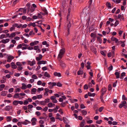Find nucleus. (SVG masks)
I'll return each mask as SVG.
<instances>
[{
  "label": "nucleus",
  "instance_id": "f257e3e1",
  "mask_svg": "<svg viewBox=\"0 0 127 127\" xmlns=\"http://www.w3.org/2000/svg\"><path fill=\"white\" fill-rule=\"evenodd\" d=\"M83 12H84L86 14L85 17H87V20L90 21V18L93 17V15L92 11L91 10L84 9Z\"/></svg>",
  "mask_w": 127,
  "mask_h": 127
},
{
  "label": "nucleus",
  "instance_id": "f03ea898",
  "mask_svg": "<svg viewBox=\"0 0 127 127\" xmlns=\"http://www.w3.org/2000/svg\"><path fill=\"white\" fill-rule=\"evenodd\" d=\"M123 106H124V108H127V102L125 101H122L121 104H120L119 106V107L120 108H121Z\"/></svg>",
  "mask_w": 127,
  "mask_h": 127
},
{
  "label": "nucleus",
  "instance_id": "7ed1b4c3",
  "mask_svg": "<svg viewBox=\"0 0 127 127\" xmlns=\"http://www.w3.org/2000/svg\"><path fill=\"white\" fill-rule=\"evenodd\" d=\"M13 97L14 98H18L19 99H22L23 98V97L20 96L19 94H15L13 96Z\"/></svg>",
  "mask_w": 127,
  "mask_h": 127
},
{
  "label": "nucleus",
  "instance_id": "20e7f679",
  "mask_svg": "<svg viewBox=\"0 0 127 127\" xmlns=\"http://www.w3.org/2000/svg\"><path fill=\"white\" fill-rule=\"evenodd\" d=\"M50 99L52 100L53 102L55 103H56L58 101L56 99V97L54 96H51Z\"/></svg>",
  "mask_w": 127,
  "mask_h": 127
},
{
  "label": "nucleus",
  "instance_id": "39448f33",
  "mask_svg": "<svg viewBox=\"0 0 127 127\" xmlns=\"http://www.w3.org/2000/svg\"><path fill=\"white\" fill-rule=\"evenodd\" d=\"M33 49L35 50H36L37 53H39L41 52V50L39 48V46H34L33 48L32 47V50Z\"/></svg>",
  "mask_w": 127,
  "mask_h": 127
},
{
  "label": "nucleus",
  "instance_id": "423d86ee",
  "mask_svg": "<svg viewBox=\"0 0 127 127\" xmlns=\"http://www.w3.org/2000/svg\"><path fill=\"white\" fill-rule=\"evenodd\" d=\"M60 62L59 64L63 68L65 67L66 65L64 62L62 60H59Z\"/></svg>",
  "mask_w": 127,
  "mask_h": 127
},
{
  "label": "nucleus",
  "instance_id": "0eeeda50",
  "mask_svg": "<svg viewBox=\"0 0 127 127\" xmlns=\"http://www.w3.org/2000/svg\"><path fill=\"white\" fill-rule=\"evenodd\" d=\"M10 40V39L9 38H7L5 39H3L1 41V42L5 44L8 42Z\"/></svg>",
  "mask_w": 127,
  "mask_h": 127
},
{
  "label": "nucleus",
  "instance_id": "6e6552de",
  "mask_svg": "<svg viewBox=\"0 0 127 127\" xmlns=\"http://www.w3.org/2000/svg\"><path fill=\"white\" fill-rule=\"evenodd\" d=\"M14 58V57L12 56H9L8 57L7 61V62H10Z\"/></svg>",
  "mask_w": 127,
  "mask_h": 127
},
{
  "label": "nucleus",
  "instance_id": "1a4fd4ad",
  "mask_svg": "<svg viewBox=\"0 0 127 127\" xmlns=\"http://www.w3.org/2000/svg\"><path fill=\"white\" fill-rule=\"evenodd\" d=\"M37 121V119L35 118H32V125H34L36 124V122Z\"/></svg>",
  "mask_w": 127,
  "mask_h": 127
},
{
  "label": "nucleus",
  "instance_id": "9d476101",
  "mask_svg": "<svg viewBox=\"0 0 127 127\" xmlns=\"http://www.w3.org/2000/svg\"><path fill=\"white\" fill-rule=\"evenodd\" d=\"M111 40L113 41H114L116 43H117L118 41V39L114 36H112L111 38Z\"/></svg>",
  "mask_w": 127,
  "mask_h": 127
},
{
  "label": "nucleus",
  "instance_id": "9b49d317",
  "mask_svg": "<svg viewBox=\"0 0 127 127\" xmlns=\"http://www.w3.org/2000/svg\"><path fill=\"white\" fill-rule=\"evenodd\" d=\"M47 61H39L37 63L38 64H45L46 63Z\"/></svg>",
  "mask_w": 127,
  "mask_h": 127
},
{
  "label": "nucleus",
  "instance_id": "f8f14e48",
  "mask_svg": "<svg viewBox=\"0 0 127 127\" xmlns=\"http://www.w3.org/2000/svg\"><path fill=\"white\" fill-rule=\"evenodd\" d=\"M41 10L46 15H47L48 14V12L45 7H44L42 8H41Z\"/></svg>",
  "mask_w": 127,
  "mask_h": 127
},
{
  "label": "nucleus",
  "instance_id": "ddd939ff",
  "mask_svg": "<svg viewBox=\"0 0 127 127\" xmlns=\"http://www.w3.org/2000/svg\"><path fill=\"white\" fill-rule=\"evenodd\" d=\"M118 19H120L121 20V19L123 20H124V17L123 15V14L122 15H121V14H119L118 15Z\"/></svg>",
  "mask_w": 127,
  "mask_h": 127
},
{
  "label": "nucleus",
  "instance_id": "4468645a",
  "mask_svg": "<svg viewBox=\"0 0 127 127\" xmlns=\"http://www.w3.org/2000/svg\"><path fill=\"white\" fill-rule=\"evenodd\" d=\"M12 108L11 106L10 105H8L5 106V109L7 111H9Z\"/></svg>",
  "mask_w": 127,
  "mask_h": 127
},
{
  "label": "nucleus",
  "instance_id": "2eb2a0df",
  "mask_svg": "<svg viewBox=\"0 0 127 127\" xmlns=\"http://www.w3.org/2000/svg\"><path fill=\"white\" fill-rule=\"evenodd\" d=\"M6 81V78L5 76H3L2 79L0 80V82L1 83H3L5 82Z\"/></svg>",
  "mask_w": 127,
  "mask_h": 127
},
{
  "label": "nucleus",
  "instance_id": "dca6fc26",
  "mask_svg": "<svg viewBox=\"0 0 127 127\" xmlns=\"http://www.w3.org/2000/svg\"><path fill=\"white\" fill-rule=\"evenodd\" d=\"M63 54L59 53L58 57V58L59 60H61V59L62 58L63 56Z\"/></svg>",
  "mask_w": 127,
  "mask_h": 127
},
{
  "label": "nucleus",
  "instance_id": "f3484780",
  "mask_svg": "<svg viewBox=\"0 0 127 127\" xmlns=\"http://www.w3.org/2000/svg\"><path fill=\"white\" fill-rule=\"evenodd\" d=\"M54 74L55 76L58 77H60L61 76V75L60 73L57 72H54Z\"/></svg>",
  "mask_w": 127,
  "mask_h": 127
},
{
  "label": "nucleus",
  "instance_id": "a211bd4d",
  "mask_svg": "<svg viewBox=\"0 0 127 127\" xmlns=\"http://www.w3.org/2000/svg\"><path fill=\"white\" fill-rule=\"evenodd\" d=\"M91 51L95 54H96L97 52L96 49L94 47H93L91 48Z\"/></svg>",
  "mask_w": 127,
  "mask_h": 127
},
{
  "label": "nucleus",
  "instance_id": "6ab92c4d",
  "mask_svg": "<svg viewBox=\"0 0 127 127\" xmlns=\"http://www.w3.org/2000/svg\"><path fill=\"white\" fill-rule=\"evenodd\" d=\"M71 27L70 22L69 21L68 23L67 24L66 26V30H70V28Z\"/></svg>",
  "mask_w": 127,
  "mask_h": 127
},
{
  "label": "nucleus",
  "instance_id": "aec40b11",
  "mask_svg": "<svg viewBox=\"0 0 127 127\" xmlns=\"http://www.w3.org/2000/svg\"><path fill=\"white\" fill-rule=\"evenodd\" d=\"M81 68H80V69L77 72V74L78 75H82L83 73L84 72L82 70H81Z\"/></svg>",
  "mask_w": 127,
  "mask_h": 127
},
{
  "label": "nucleus",
  "instance_id": "412c9836",
  "mask_svg": "<svg viewBox=\"0 0 127 127\" xmlns=\"http://www.w3.org/2000/svg\"><path fill=\"white\" fill-rule=\"evenodd\" d=\"M42 57V55L41 54H39V56L36 57V60L37 61H39L41 59Z\"/></svg>",
  "mask_w": 127,
  "mask_h": 127
},
{
  "label": "nucleus",
  "instance_id": "4be33fe9",
  "mask_svg": "<svg viewBox=\"0 0 127 127\" xmlns=\"http://www.w3.org/2000/svg\"><path fill=\"white\" fill-rule=\"evenodd\" d=\"M31 3H28L27 4V6L28 7V11H29L30 10L31 11H32V10L31 9V8H30V7L31 6ZM32 7H31V8Z\"/></svg>",
  "mask_w": 127,
  "mask_h": 127
},
{
  "label": "nucleus",
  "instance_id": "5701e85b",
  "mask_svg": "<svg viewBox=\"0 0 127 127\" xmlns=\"http://www.w3.org/2000/svg\"><path fill=\"white\" fill-rule=\"evenodd\" d=\"M48 84L49 85H51L52 86H55L57 85V83L55 82H50L48 83Z\"/></svg>",
  "mask_w": 127,
  "mask_h": 127
},
{
  "label": "nucleus",
  "instance_id": "b1692460",
  "mask_svg": "<svg viewBox=\"0 0 127 127\" xmlns=\"http://www.w3.org/2000/svg\"><path fill=\"white\" fill-rule=\"evenodd\" d=\"M106 5L107 6L108 8L111 9V4L110 3H109L108 2H107L106 3Z\"/></svg>",
  "mask_w": 127,
  "mask_h": 127
},
{
  "label": "nucleus",
  "instance_id": "393cba45",
  "mask_svg": "<svg viewBox=\"0 0 127 127\" xmlns=\"http://www.w3.org/2000/svg\"><path fill=\"white\" fill-rule=\"evenodd\" d=\"M91 36L92 37H93V41H95V34H94V33L92 32V33L91 34Z\"/></svg>",
  "mask_w": 127,
  "mask_h": 127
},
{
  "label": "nucleus",
  "instance_id": "a878e982",
  "mask_svg": "<svg viewBox=\"0 0 127 127\" xmlns=\"http://www.w3.org/2000/svg\"><path fill=\"white\" fill-rule=\"evenodd\" d=\"M22 86L21 87V89L23 90H25L27 88V86L26 84L24 83L22 84Z\"/></svg>",
  "mask_w": 127,
  "mask_h": 127
},
{
  "label": "nucleus",
  "instance_id": "bb28decb",
  "mask_svg": "<svg viewBox=\"0 0 127 127\" xmlns=\"http://www.w3.org/2000/svg\"><path fill=\"white\" fill-rule=\"evenodd\" d=\"M30 121L27 120H26L25 121L22 122L21 123L23 125H27L28 123H30Z\"/></svg>",
  "mask_w": 127,
  "mask_h": 127
},
{
  "label": "nucleus",
  "instance_id": "cd10ccee",
  "mask_svg": "<svg viewBox=\"0 0 127 127\" xmlns=\"http://www.w3.org/2000/svg\"><path fill=\"white\" fill-rule=\"evenodd\" d=\"M65 51V49L63 48L60 50L59 53L64 55V53Z\"/></svg>",
  "mask_w": 127,
  "mask_h": 127
},
{
  "label": "nucleus",
  "instance_id": "c85d7f7f",
  "mask_svg": "<svg viewBox=\"0 0 127 127\" xmlns=\"http://www.w3.org/2000/svg\"><path fill=\"white\" fill-rule=\"evenodd\" d=\"M95 93H91L89 92L88 93V95L89 96L94 97L95 95Z\"/></svg>",
  "mask_w": 127,
  "mask_h": 127
},
{
  "label": "nucleus",
  "instance_id": "c756f323",
  "mask_svg": "<svg viewBox=\"0 0 127 127\" xmlns=\"http://www.w3.org/2000/svg\"><path fill=\"white\" fill-rule=\"evenodd\" d=\"M119 73L117 72H116L115 73V74L116 75L117 78L118 79L119 78Z\"/></svg>",
  "mask_w": 127,
  "mask_h": 127
},
{
  "label": "nucleus",
  "instance_id": "7c9ffc66",
  "mask_svg": "<svg viewBox=\"0 0 127 127\" xmlns=\"http://www.w3.org/2000/svg\"><path fill=\"white\" fill-rule=\"evenodd\" d=\"M13 103L16 106L18 104V100H14L13 101Z\"/></svg>",
  "mask_w": 127,
  "mask_h": 127
},
{
  "label": "nucleus",
  "instance_id": "2f4dec72",
  "mask_svg": "<svg viewBox=\"0 0 127 127\" xmlns=\"http://www.w3.org/2000/svg\"><path fill=\"white\" fill-rule=\"evenodd\" d=\"M39 41H34L33 42H32V46L34 45H37V44L39 43Z\"/></svg>",
  "mask_w": 127,
  "mask_h": 127
},
{
  "label": "nucleus",
  "instance_id": "473e14b6",
  "mask_svg": "<svg viewBox=\"0 0 127 127\" xmlns=\"http://www.w3.org/2000/svg\"><path fill=\"white\" fill-rule=\"evenodd\" d=\"M44 76L48 78H49L50 77V75L47 73V72H45L44 74Z\"/></svg>",
  "mask_w": 127,
  "mask_h": 127
},
{
  "label": "nucleus",
  "instance_id": "72a5a7b5",
  "mask_svg": "<svg viewBox=\"0 0 127 127\" xmlns=\"http://www.w3.org/2000/svg\"><path fill=\"white\" fill-rule=\"evenodd\" d=\"M97 40L98 41L100 44L102 43V41L101 38L99 37H97Z\"/></svg>",
  "mask_w": 127,
  "mask_h": 127
},
{
  "label": "nucleus",
  "instance_id": "f704fd0d",
  "mask_svg": "<svg viewBox=\"0 0 127 127\" xmlns=\"http://www.w3.org/2000/svg\"><path fill=\"white\" fill-rule=\"evenodd\" d=\"M113 1L116 3H119L121 2V0H112Z\"/></svg>",
  "mask_w": 127,
  "mask_h": 127
},
{
  "label": "nucleus",
  "instance_id": "c9c22d12",
  "mask_svg": "<svg viewBox=\"0 0 127 127\" xmlns=\"http://www.w3.org/2000/svg\"><path fill=\"white\" fill-rule=\"evenodd\" d=\"M67 32H66L65 36L66 37H67L70 34V30H67Z\"/></svg>",
  "mask_w": 127,
  "mask_h": 127
},
{
  "label": "nucleus",
  "instance_id": "e433bc0d",
  "mask_svg": "<svg viewBox=\"0 0 127 127\" xmlns=\"http://www.w3.org/2000/svg\"><path fill=\"white\" fill-rule=\"evenodd\" d=\"M50 99H49L48 98H47L45 99L44 100V101L46 104V103H48L50 102Z\"/></svg>",
  "mask_w": 127,
  "mask_h": 127
},
{
  "label": "nucleus",
  "instance_id": "4c0bfd02",
  "mask_svg": "<svg viewBox=\"0 0 127 127\" xmlns=\"http://www.w3.org/2000/svg\"><path fill=\"white\" fill-rule=\"evenodd\" d=\"M47 106L49 107H52L53 106V104L51 102H50L48 103Z\"/></svg>",
  "mask_w": 127,
  "mask_h": 127
},
{
  "label": "nucleus",
  "instance_id": "58836bf2",
  "mask_svg": "<svg viewBox=\"0 0 127 127\" xmlns=\"http://www.w3.org/2000/svg\"><path fill=\"white\" fill-rule=\"evenodd\" d=\"M15 32H13L10 34V38H12L13 37L15 36Z\"/></svg>",
  "mask_w": 127,
  "mask_h": 127
},
{
  "label": "nucleus",
  "instance_id": "ea45409f",
  "mask_svg": "<svg viewBox=\"0 0 127 127\" xmlns=\"http://www.w3.org/2000/svg\"><path fill=\"white\" fill-rule=\"evenodd\" d=\"M38 8L36 5L33 3L32 4V12H33V8Z\"/></svg>",
  "mask_w": 127,
  "mask_h": 127
},
{
  "label": "nucleus",
  "instance_id": "a19ab883",
  "mask_svg": "<svg viewBox=\"0 0 127 127\" xmlns=\"http://www.w3.org/2000/svg\"><path fill=\"white\" fill-rule=\"evenodd\" d=\"M39 103L41 105H45L46 104L44 101H40Z\"/></svg>",
  "mask_w": 127,
  "mask_h": 127
},
{
  "label": "nucleus",
  "instance_id": "79ce46f5",
  "mask_svg": "<svg viewBox=\"0 0 127 127\" xmlns=\"http://www.w3.org/2000/svg\"><path fill=\"white\" fill-rule=\"evenodd\" d=\"M12 117L10 116L7 117V122H10L11 120V118Z\"/></svg>",
  "mask_w": 127,
  "mask_h": 127
},
{
  "label": "nucleus",
  "instance_id": "37998d69",
  "mask_svg": "<svg viewBox=\"0 0 127 127\" xmlns=\"http://www.w3.org/2000/svg\"><path fill=\"white\" fill-rule=\"evenodd\" d=\"M16 64L17 66H22V63L19 62H16Z\"/></svg>",
  "mask_w": 127,
  "mask_h": 127
},
{
  "label": "nucleus",
  "instance_id": "c03bdc74",
  "mask_svg": "<svg viewBox=\"0 0 127 127\" xmlns=\"http://www.w3.org/2000/svg\"><path fill=\"white\" fill-rule=\"evenodd\" d=\"M82 112L83 114L84 115H86L87 114V111L84 110H83Z\"/></svg>",
  "mask_w": 127,
  "mask_h": 127
},
{
  "label": "nucleus",
  "instance_id": "a18cd8bd",
  "mask_svg": "<svg viewBox=\"0 0 127 127\" xmlns=\"http://www.w3.org/2000/svg\"><path fill=\"white\" fill-rule=\"evenodd\" d=\"M84 122L82 121V122H81L80 124V126L81 127H84Z\"/></svg>",
  "mask_w": 127,
  "mask_h": 127
},
{
  "label": "nucleus",
  "instance_id": "49530a36",
  "mask_svg": "<svg viewBox=\"0 0 127 127\" xmlns=\"http://www.w3.org/2000/svg\"><path fill=\"white\" fill-rule=\"evenodd\" d=\"M44 88H38L37 90V92H39L40 91H42L43 90Z\"/></svg>",
  "mask_w": 127,
  "mask_h": 127
},
{
  "label": "nucleus",
  "instance_id": "de8ad7c7",
  "mask_svg": "<svg viewBox=\"0 0 127 127\" xmlns=\"http://www.w3.org/2000/svg\"><path fill=\"white\" fill-rule=\"evenodd\" d=\"M28 102H29V101H28V100L26 99L25 100L24 102L23 103V104L25 105H27V104H28Z\"/></svg>",
  "mask_w": 127,
  "mask_h": 127
},
{
  "label": "nucleus",
  "instance_id": "09e8293b",
  "mask_svg": "<svg viewBox=\"0 0 127 127\" xmlns=\"http://www.w3.org/2000/svg\"><path fill=\"white\" fill-rule=\"evenodd\" d=\"M111 66L109 67L108 68V70L109 71H111L112 70L113 68V66L111 64H110Z\"/></svg>",
  "mask_w": 127,
  "mask_h": 127
},
{
  "label": "nucleus",
  "instance_id": "8fccbe9b",
  "mask_svg": "<svg viewBox=\"0 0 127 127\" xmlns=\"http://www.w3.org/2000/svg\"><path fill=\"white\" fill-rule=\"evenodd\" d=\"M80 107L81 109H84L85 108V106L82 103L80 105Z\"/></svg>",
  "mask_w": 127,
  "mask_h": 127
},
{
  "label": "nucleus",
  "instance_id": "3c124183",
  "mask_svg": "<svg viewBox=\"0 0 127 127\" xmlns=\"http://www.w3.org/2000/svg\"><path fill=\"white\" fill-rule=\"evenodd\" d=\"M105 91H102L100 97H103L104 94H105Z\"/></svg>",
  "mask_w": 127,
  "mask_h": 127
},
{
  "label": "nucleus",
  "instance_id": "603ef678",
  "mask_svg": "<svg viewBox=\"0 0 127 127\" xmlns=\"http://www.w3.org/2000/svg\"><path fill=\"white\" fill-rule=\"evenodd\" d=\"M36 89L35 88L32 89V94H35L36 92Z\"/></svg>",
  "mask_w": 127,
  "mask_h": 127
},
{
  "label": "nucleus",
  "instance_id": "864d4df0",
  "mask_svg": "<svg viewBox=\"0 0 127 127\" xmlns=\"http://www.w3.org/2000/svg\"><path fill=\"white\" fill-rule=\"evenodd\" d=\"M50 119L51 121L53 122H54L55 121V119L54 117L50 118Z\"/></svg>",
  "mask_w": 127,
  "mask_h": 127
},
{
  "label": "nucleus",
  "instance_id": "5fc2aeb1",
  "mask_svg": "<svg viewBox=\"0 0 127 127\" xmlns=\"http://www.w3.org/2000/svg\"><path fill=\"white\" fill-rule=\"evenodd\" d=\"M119 24V21L118 20H116L115 23L114 25L115 27H116Z\"/></svg>",
  "mask_w": 127,
  "mask_h": 127
},
{
  "label": "nucleus",
  "instance_id": "6e6d98bb",
  "mask_svg": "<svg viewBox=\"0 0 127 127\" xmlns=\"http://www.w3.org/2000/svg\"><path fill=\"white\" fill-rule=\"evenodd\" d=\"M15 92H20L21 89L20 88H17L15 89Z\"/></svg>",
  "mask_w": 127,
  "mask_h": 127
},
{
  "label": "nucleus",
  "instance_id": "4d7b16f0",
  "mask_svg": "<svg viewBox=\"0 0 127 127\" xmlns=\"http://www.w3.org/2000/svg\"><path fill=\"white\" fill-rule=\"evenodd\" d=\"M5 37V35L4 34H1L0 37V39H3Z\"/></svg>",
  "mask_w": 127,
  "mask_h": 127
},
{
  "label": "nucleus",
  "instance_id": "13d9d810",
  "mask_svg": "<svg viewBox=\"0 0 127 127\" xmlns=\"http://www.w3.org/2000/svg\"><path fill=\"white\" fill-rule=\"evenodd\" d=\"M117 81L113 83V87H115L117 85Z\"/></svg>",
  "mask_w": 127,
  "mask_h": 127
},
{
  "label": "nucleus",
  "instance_id": "bf43d9fd",
  "mask_svg": "<svg viewBox=\"0 0 127 127\" xmlns=\"http://www.w3.org/2000/svg\"><path fill=\"white\" fill-rule=\"evenodd\" d=\"M35 114L38 116H40L41 115L39 111H37L36 112Z\"/></svg>",
  "mask_w": 127,
  "mask_h": 127
},
{
  "label": "nucleus",
  "instance_id": "052dcab7",
  "mask_svg": "<svg viewBox=\"0 0 127 127\" xmlns=\"http://www.w3.org/2000/svg\"><path fill=\"white\" fill-rule=\"evenodd\" d=\"M102 122V121L101 120H97L96 121V123L97 124H100Z\"/></svg>",
  "mask_w": 127,
  "mask_h": 127
},
{
  "label": "nucleus",
  "instance_id": "680f3d73",
  "mask_svg": "<svg viewBox=\"0 0 127 127\" xmlns=\"http://www.w3.org/2000/svg\"><path fill=\"white\" fill-rule=\"evenodd\" d=\"M122 99L124 100H127V98L125 96L123 95L122 96Z\"/></svg>",
  "mask_w": 127,
  "mask_h": 127
},
{
  "label": "nucleus",
  "instance_id": "e2e57ef3",
  "mask_svg": "<svg viewBox=\"0 0 127 127\" xmlns=\"http://www.w3.org/2000/svg\"><path fill=\"white\" fill-rule=\"evenodd\" d=\"M22 44H20L19 45H18L17 47V49H19L22 47Z\"/></svg>",
  "mask_w": 127,
  "mask_h": 127
},
{
  "label": "nucleus",
  "instance_id": "0e129e2a",
  "mask_svg": "<svg viewBox=\"0 0 127 127\" xmlns=\"http://www.w3.org/2000/svg\"><path fill=\"white\" fill-rule=\"evenodd\" d=\"M48 109V107L47 106H46L43 109V111L44 112H46Z\"/></svg>",
  "mask_w": 127,
  "mask_h": 127
},
{
  "label": "nucleus",
  "instance_id": "69168bd1",
  "mask_svg": "<svg viewBox=\"0 0 127 127\" xmlns=\"http://www.w3.org/2000/svg\"><path fill=\"white\" fill-rule=\"evenodd\" d=\"M104 108V107H100L99 109V111L100 112H101L103 110Z\"/></svg>",
  "mask_w": 127,
  "mask_h": 127
},
{
  "label": "nucleus",
  "instance_id": "338daca9",
  "mask_svg": "<svg viewBox=\"0 0 127 127\" xmlns=\"http://www.w3.org/2000/svg\"><path fill=\"white\" fill-rule=\"evenodd\" d=\"M14 89L13 88H11L9 90L8 92L9 93H11L13 91Z\"/></svg>",
  "mask_w": 127,
  "mask_h": 127
},
{
  "label": "nucleus",
  "instance_id": "774afa93",
  "mask_svg": "<svg viewBox=\"0 0 127 127\" xmlns=\"http://www.w3.org/2000/svg\"><path fill=\"white\" fill-rule=\"evenodd\" d=\"M66 105L65 102H62L61 104V105L62 107H64Z\"/></svg>",
  "mask_w": 127,
  "mask_h": 127
}]
</instances>
